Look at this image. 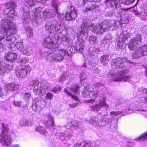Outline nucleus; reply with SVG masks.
<instances>
[{"label": "nucleus", "instance_id": "09e8293b", "mask_svg": "<svg viewBox=\"0 0 147 147\" xmlns=\"http://www.w3.org/2000/svg\"><path fill=\"white\" fill-rule=\"evenodd\" d=\"M53 94L50 92H49L45 96V98L46 100H52L53 98Z\"/></svg>", "mask_w": 147, "mask_h": 147}, {"label": "nucleus", "instance_id": "69168bd1", "mask_svg": "<svg viewBox=\"0 0 147 147\" xmlns=\"http://www.w3.org/2000/svg\"><path fill=\"white\" fill-rule=\"evenodd\" d=\"M94 69H93L92 70L93 71V72L94 73L97 74L98 73H99V71L98 69L96 67H94Z\"/></svg>", "mask_w": 147, "mask_h": 147}, {"label": "nucleus", "instance_id": "2f4dec72", "mask_svg": "<svg viewBox=\"0 0 147 147\" xmlns=\"http://www.w3.org/2000/svg\"><path fill=\"white\" fill-rule=\"evenodd\" d=\"M50 54V52H40L39 53V55L41 57L45 58L47 60H50L49 55Z\"/></svg>", "mask_w": 147, "mask_h": 147}, {"label": "nucleus", "instance_id": "393cba45", "mask_svg": "<svg viewBox=\"0 0 147 147\" xmlns=\"http://www.w3.org/2000/svg\"><path fill=\"white\" fill-rule=\"evenodd\" d=\"M21 52L27 55H30L32 53V49L28 45L24 47L21 51Z\"/></svg>", "mask_w": 147, "mask_h": 147}, {"label": "nucleus", "instance_id": "ea45409f", "mask_svg": "<svg viewBox=\"0 0 147 147\" xmlns=\"http://www.w3.org/2000/svg\"><path fill=\"white\" fill-rule=\"evenodd\" d=\"M96 40L97 38L96 37L92 36H89L88 41L90 44L95 45L96 43Z\"/></svg>", "mask_w": 147, "mask_h": 147}, {"label": "nucleus", "instance_id": "37998d69", "mask_svg": "<svg viewBox=\"0 0 147 147\" xmlns=\"http://www.w3.org/2000/svg\"><path fill=\"white\" fill-rule=\"evenodd\" d=\"M26 2L30 6H32L35 5L36 3H39L37 1L38 0H25Z\"/></svg>", "mask_w": 147, "mask_h": 147}, {"label": "nucleus", "instance_id": "5701e85b", "mask_svg": "<svg viewBox=\"0 0 147 147\" xmlns=\"http://www.w3.org/2000/svg\"><path fill=\"white\" fill-rule=\"evenodd\" d=\"M94 146L93 143L82 142L75 144L73 147H93Z\"/></svg>", "mask_w": 147, "mask_h": 147}, {"label": "nucleus", "instance_id": "774afa93", "mask_svg": "<svg viewBox=\"0 0 147 147\" xmlns=\"http://www.w3.org/2000/svg\"><path fill=\"white\" fill-rule=\"evenodd\" d=\"M85 63L84 64V65L82 66L83 67H86L87 66V64H88V63H89V62H88V61L86 60H85Z\"/></svg>", "mask_w": 147, "mask_h": 147}, {"label": "nucleus", "instance_id": "7c9ffc66", "mask_svg": "<svg viewBox=\"0 0 147 147\" xmlns=\"http://www.w3.org/2000/svg\"><path fill=\"white\" fill-rule=\"evenodd\" d=\"M98 118L97 117H91L89 120V123L91 124L92 125L96 126L98 124Z\"/></svg>", "mask_w": 147, "mask_h": 147}, {"label": "nucleus", "instance_id": "1a4fd4ad", "mask_svg": "<svg viewBox=\"0 0 147 147\" xmlns=\"http://www.w3.org/2000/svg\"><path fill=\"white\" fill-rule=\"evenodd\" d=\"M1 133L0 134V142L3 145L9 146L12 142V139L9 134L8 125L4 123H1Z\"/></svg>", "mask_w": 147, "mask_h": 147}, {"label": "nucleus", "instance_id": "f704fd0d", "mask_svg": "<svg viewBox=\"0 0 147 147\" xmlns=\"http://www.w3.org/2000/svg\"><path fill=\"white\" fill-rule=\"evenodd\" d=\"M101 0H78L79 4L81 6H83L86 3V2L89 1V2H98Z\"/></svg>", "mask_w": 147, "mask_h": 147}, {"label": "nucleus", "instance_id": "412c9836", "mask_svg": "<svg viewBox=\"0 0 147 147\" xmlns=\"http://www.w3.org/2000/svg\"><path fill=\"white\" fill-rule=\"evenodd\" d=\"M12 69V66L2 62L0 63V74H2Z\"/></svg>", "mask_w": 147, "mask_h": 147}, {"label": "nucleus", "instance_id": "4d7b16f0", "mask_svg": "<svg viewBox=\"0 0 147 147\" xmlns=\"http://www.w3.org/2000/svg\"><path fill=\"white\" fill-rule=\"evenodd\" d=\"M67 75L66 74H62L60 78L59 79V81L60 82H62L63 81L65 80L66 78Z\"/></svg>", "mask_w": 147, "mask_h": 147}, {"label": "nucleus", "instance_id": "680f3d73", "mask_svg": "<svg viewBox=\"0 0 147 147\" xmlns=\"http://www.w3.org/2000/svg\"><path fill=\"white\" fill-rule=\"evenodd\" d=\"M92 48H91L90 49V51H92ZM98 51H98V49L96 48L94 49H93V50L92 51V52L93 53L92 54L93 55H94L95 54L94 53H98Z\"/></svg>", "mask_w": 147, "mask_h": 147}, {"label": "nucleus", "instance_id": "7ed1b4c3", "mask_svg": "<svg viewBox=\"0 0 147 147\" xmlns=\"http://www.w3.org/2000/svg\"><path fill=\"white\" fill-rule=\"evenodd\" d=\"M126 63L134 64L131 62L125 57L121 58L118 57L114 58L111 62V65L113 68L115 67L117 69L114 71H111L109 75L114 81H122L126 82L130 80L134 82L136 81V76H126L127 74V68L126 67Z\"/></svg>", "mask_w": 147, "mask_h": 147}, {"label": "nucleus", "instance_id": "a211bd4d", "mask_svg": "<svg viewBox=\"0 0 147 147\" xmlns=\"http://www.w3.org/2000/svg\"><path fill=\"white\" fill-rule=\"evenodd\" d=\"M141 40V36L140 34L134 36L129 42L128 45L129 49L132 51L135 49L137 47L138 45L140 44Z\"/></svg>", "mask_w": 147, "mask_h": 147}, {"label": "nucleus", "instance_id": "338daca9", "mask_svg": "<svg viewBox=\"0 0 147 147\" xmlns=\"http://www.w3.org/2000/svg\"><path fill=\"white\" fill-rule=\"evenodd\" d=\"M142 112V114L144 115L145 117L147 118V110H144Z\"/></svg>", "mask_w": 147, "mask_h": 147}, {"label": "nucleus", "instance_id": "9b49d317", "mask_svg": "<svg viewBox=\"0 0 147 147\" xmlns=\"http://www.w3.org/2000/svg\"><path fill=\"white\" fill-rule=\"evenodd\" d=\"M85 102L92 104L95 103L94 105L90 107V110L94 111H98L101 107H103L107 108L109 106V105L106 103V98L104 96L100 97L98 102H95L94 99H92L86 100Z\"/></svg>", "mask_w": 147, "mask_h": 147}, {"label": "nucleus", "instance_id": "20e7f679", "mask_svg": "<svg viewBox=\"0 0 147 147\" xmlns=\"http://www.w3.org/2000/svg\"><path fill=\"white\" fill-rule=\"evenodd\" d=\"M1 27L0 45H11L16 40V38L13 36L17 32L16 24L9 20L3 19L1 21Z\"/></svg>", "mask_w": 147, "mask_h": 147}, {"label": "nucleus", "instance_id": "aec40b11", "mask_svg": "<svg viewBox=\"0 0 147 147\" xmlns=\"http://www.w3.org/2000/svg\"><path fill=\"white\" fill-rule=\"evenodd\" d=\"M57 136L60 140L65 143L71 136L70 130H67L63 133L59 132L57 134Z\"/></svg>", "mask_w": 147, "mask_h": 147}, {"label": "nucleus", "instance_id": "3c124183", "mask_svg": "<svg viewBox=\"0 0 147 147\" xmlns=\"http://www.w3.org/2000/svg\"><path fill=\"white\" fill-rule=\"evenodd\" d=\"M86 78V75L84 73L82 72L81 73L80 78L82 83L83 81L85 80Z\"/></svg>", "mask_w": 147, "mask_h": 147}, {"label": "nucleus", "instance_id": "a18cd8bd", "mask_svg": "<svg viewBox=\"0 0 147 147\" xmlns=\"http://www.w3.org/2000/svg\"><path fill=\"white\" fill-rule=\"evenodd\" d=\"M37 1L39 3H41L42 5H51L50 4V0H38Z\"/></svg>", "mask_w": 147, "mask_h": 147}, {"label": "nucleus", "instance_id": "cd10ccee", "mask_svg": "<svg viewBox=\"0 0 147 147\" xmlns=\"http://www.w3.org/2000/svg\"><path fill=\"white\" fill-rule=\"evenodd\" d=\"M6 89L7 90H14L19 89V86L17 84H10L6 86Z\"/></svg>", "mask_w": 147, "mask_h": 147}, {"label": "nucleus", "instance_id": "8fccbe9b", "mask_svg": "<svg viewBox=\"0 0 147 147\" xmlns=\"http://www.w3.org/2000/svg\"><path fill=\"white\" fill-rule=\"evenodd\" d=\"M147 139V133L143 134L137 139L140 141H144Z\"/></svg>", "mask_w": 147, "mask_h": 147}, {"label": "nucleus", "instance_id": "bf43d9fd", "mask_svg": "<svg viewBox=\"0 0 147 147\" xmlns=\"http://www.w3.org/2000/svg\"><path fill=\"white\" fill-rule=\"evenodd\" d=\"M112 37L111 34L108 33L105 36V40H109L112 39Z\"/></svg>", "mask_w": 147, "mask_h": 147}, {"label": "nucleus", "instance_id": "423d86ee", "mask_svg": "<svg viewBox=\"0 0 147 147\" xmlns=\"http://www.w3.org/2000/svg\"><path fill=\"white\" fill-rule=\"evenodd\" d=\"M92 25L94 26L96 25L92 24L90 20L88 19H85L82 24L81 31L77 34L78 40L74 46V49L76 51H81L83 49L84 46V42L87 39L89 30L95 33L90 29L91 26H92Z\"/></svg>", "mask_w": 147, "mask_h": 147}, {"label": "nucleus", "instance_id": "9d476101", "mask_svg": "<svg viewBox=\"0 0 147 147\" xmlns=\"http://www.w3.org/2000/svg\"><path fill=\"white\" fill-rule=\"evenodd\" d=\"M106 6L109 7V9H106V13L105 15L106 16L112 17L114 16L117 17L120 16L121 14L119 13L120 11L119 10H112V9L117 8L120 6V0H106L105 2Z\"/></svg>", "mask_w": 147, "mask_h": 147}, {"label": "nucleus", "instance_id": "052dcab7", "mask_svg": "<svg viewBox=\"0 0 147 147\" xmlns=\"http://www.w3.org/2000/svg\"><path fill=\"white\" fill-rule=\"evenodd\" d=\"M28 58L27 57H25L22 59H20V63L23 64L25 63L26 61H28Z\"/></svg>", "mask_w": 147, "mask_h": 147}, {"label": "nucleus", "instance_id": "c756f323", "mask_svg": "<svg viewBox=\"0 0 147 147\" xmlns=\"http://www.w3.org/2000/svg\"><path fill=\"white\" fill-rule=\"evenodd\" d=\"M96 3H89L88 6L86 7L85 9L84 10V12H87L89 11L92 10L93 9L96 8L97 7Z\"/></svg>", "mask_w": 147, "mask_h": 147}, {"label": "nucleus", "instance_id": "5fc2aeb1", "mask_svg": "<svg viewBox=\"0 0 147 147\" xmlns=\"http://www.w3.org/2000/svg\"><path fill=\"white\" fill-rule=\"evenodd\" d=\"M23 10L24 12L23 14H29V7L28 6H25L24 7Z\"/></svg>", "mask_w": 147, "mask_h": 147}, {"label": "nucleus", "instance_id": "0e129e2a", "mask_svg": "<svg viewBox=\"0 0 147 147\" xmlns=\"http://www.w3.org/2000/svg\"><path fill=\"white\" fill-rule=\"evenodd\" d=\"M78 105V102H77L72 104H70L69 105V106L71 108H74L76 107Z\"/></svg>", "mask_w": 147, "mask_h": 147}, {"label": "nucleus", "instance_id": "de8ad7c7", "mask_svg": "<svg viewBox=\"0 0 147 147\" xmlns=\"http://www.w3.org/2000/svg\"><path fill=\"white\" fill-rule=\"evenodd\" d=\"M23 97L26 100H29L30 98L31 94L28 92L24 93L23 95Z\"/></svg>", "mask_w": 147, "mask_h": 147}, {"label": "nucleus", "instance_id": "4c0bfd02", "mask_svg": "<svg viewBox=\"0 0 147 147\" xmlns=\"http://www.w3.org/2000/svg\"><path fill=\"white\" fill-rule=\"evenodd\" d=\"M30 123V121L25 118H23L20 121L19 125L20 126L28 125Z\"/></svg>", "mask_w": 147, "mask_h": 147}, {"label": "nucleus", "instance_id": "e433bc0d", "mask_svg": "<svg viewBox=\"0 0 147 147\" xmlns=\"http://www.w3.org/2000/svg\"><path fill=\"white\" fill-rule=\"evenodd\" d=\"M72 123V126L75 128H80L82 126V124L80 121H73Z\"/></svg>", "mask_w": 147, "mask_h": 147}, {"label": "nucleus", "instance_id": "a19ab883", "mask_svg": "<svg viewBox=\"0 0 147 147\" xmlns=\"http://www.w3.org/2000/svg\"><path fill=\"white\" fill-rule=\"evenodd\" d=\"M46 116L51 122L50 126L52 127L53 128H54V127L55 126V125L53 120V116L50 114L46 115Z\"/></svg>", "mask_w": 147, "mask_h": 147}, {"label": "nucleus", "instance_id": "473e14b6", "mask_svg": "<svg viewBox=\"0 0 147 147\" xmlns=\"http://www.w3.org/2000/svg\"><path fill=\"white\" fill-rule=\"evenodd\" d=\"M22 19L24 24H27L30 21L29 14H23L22 16Z\"/></svg>", "mask_w": 147, "mask_h": 147}, {"label": "nucleus", "instance_id": "dca6fc26", "mask_svg": "<svg viewBox=\"0 0 147 147\" xmlns=\"http://www.w3.org/2000/svg\"><path fill=\"white\" fill-rule=\"evenodd\" d=\"M147 55V45H144L138 47L133 53L132 57L134 59L139 58Z\"/></svg>", "mask_w": 147, "mask_h": 147}, {"label": "nucleus", "instance_id": "79ce46f5", "mask_svg": "<svg viewBox=\"0 0 147 147\" xmlns=\"http://www.w3.org/2000/svg\"><path fill=\"white\" fill-rule=\"evenodd\" d=\"M28 36L29 37H32L33 35L32 29L30 27H28L25 29Z\"/></svg>", "mask_w": 147, "mask_h": 147}, {"label": "nucleus", "instance_id": "f8f14e48", "mask_svg": "<svg viewBox=\"0 0 147 147\" xmlns=\"http://www.w3.org/2000/svg\"><path fill=\"white\" fill-rule=\"evenodd\" d=\"M8 7L5 9L3 12V14L6 17L10 18L11 20L16 19L17 16L16 12L13 9L11 8H14L16 5V3L13 1H11L7 3Z\"/></svg>", "mask_w": 147, "mask_h": 147}, {"label": "nucleus", "instance_id": "4be33fe9", "mask_svg": "<svg viewBox=\"0 0 147 147\" xmlns=\"http://www.w3.org/2000/svg\"><path fill=\"white\" fill-rule=\"evenodd\" d=\"M17 55L16 53L8 52L6 54L4 58L8 62H13L16 59Z\"/></svg>", "mask_w": 147, "mask_h": 147}, {"label": "nucleus", "instance_id": "49530a36", "mask_svg": "<svg viewBox=\"0 0 147 147\" xmlns=\"http://www.w3.org/2000/svg\"><path fill=\"white\" fill-rule=\"evenodd\" d=\"M23 45L22 42H18L14 45V48L15 50L19 49L22 47Z\"/></svg>", "mask_w": 147, "mask_h": 147}, {"label": "nucleus", "instance_id": "f3484780", "mask_svg": "<svg viewBox=\"0 0 147 147\" xmlns=\"http://www.w3.org/2000/svg\"><path fill=\"white\" fill-rule=\"evenodd\" d=\"M45 105V101L43 99L36 98L33 100L31 109L35 112H38Z\"/></svg>", "mask_w": 147, "mask_h": 147}, {"label": "nucleus", "instance_id": "c03bdc74", "mask_svg": "<svg viewBox=\"0 0 147 147\" xmlns=\"http://www.w3.org/2000/svg\"><path fill=\"white\" fill-rule=\"evenodd\" d=\"M122 112L121 111H111L110 113V115L111 116V118L113 119V118L120 115Z\"/></svg>", "mask_w": 147, "mask_h": 147}, {"label": "nucleus", "instance_id": "f03ea898", "mask_svg": "<svg viewBox=\"0 0 147 147\" xmlns=\"http://www.w3.org/2000/svg\"><path fill=\"white\" fill-rule=\"evenodd\" d=\"M46 30L50 33L55 34V38L49 36L46 37L44 39L43 45L50 49L51 51L59 46V43L66 42L67 44H71L72 41L66 30H62L61 23L54 21L47 23L46 25Z\"/></svg>", "mask_w": 147, "mask_h": 147}, {"label": "nucleus", "instance_id": "72a5a7b5", "mask_svg": "<svg viewBox=\"0 0 147 147\" xmlns=\"http://www.w3.org/2000/svg\"><path fill=\"white\" fill-rule=\"evenodd\" d=\"M133 105L132 104H131L130 107H128V106L126 107V109H124L125 112H126L128 113H131V112H133V111H141V110L140 109L139 110H136L133 107Z\"/></svg>", "mask_w": 147, "mask_h": 147}, {"label": "nucleus", "instance_id": "6ab92c4d", "mask_svg": "<svg viewBox=\"0 0 147 147\" xmlns=\"http://www.w3.org/2000/svg\"><path fill=\"white\" fill-rule=\"evenodd\" d=\"M139 91L141 94H147V89L143 88H139ZM147 102V96L142 97L135 102V105L141 106Z\"/></svg>", "mask_w": 147, "mask_h": 147}, {"label": "nucleus", "instance_id": "39448f33", "mask_svg": "<svg viewBox=\"0 0 147 147\" xmlns=\"http://www.w3.org/2000/svg\"><path fill=\"white\" fill-rule=\"evenodd\" d=\"M119 12L121 15H119L120 21L119 20H111L110 22L105 21L100 24H97L94 26L93 25L91 26V30L97 34H99L106 31L109 29L111 30H115L119 26L122 24H127L129 22V19L128 15L124 14L122 16V10H120Z\"/></svg>", "mask_w": 147, "mask_h": 147}, {"label": "nucleus", "instance_id": "4468645a", "mask_svg": "<svg viewBox=\"0 0 147 147\" xmlns=\"http://www.w3.org/2000/svg\"><path fill=\"white\" fill-rule=\"evenodd\" d=\"M16 76L19 78H23L30 73L31 71L30 67L28 65H18L15 69Z\"/></svg>", "mask_w": 147, "mask_h": 147}, {"label": "nucleus", "instance_id": "ddd939ff", "mask_svg": "<svg viewBox=\"0 0 147 147\" xmlns=\"http://www.w3.org/2000/svg\"><path fill=\"white\" fill-rule=\"evenodd\" d=\"M104 84L101 82H98L95 84L94 85V87L93 89L94 91L92 90L89 87L86 86L84 89V92H82V94L85 97L89 98H91L93 97L95 98L98 96V92L97 91V88L103 86Z\"/></svg>", "mask_w": 147, "mask_h": 147}, {"label": "nucleus", "instance_id": "864d4df0", "mask_svg": "<svg viewBox=\"0 0 147 147\" xmlns=\"http://www.w3.org/2000/svg\"><path fill=\"white\" fill-rule=\"evenodd\" d=\"M61 90V88L60 87H56L52 89L51 91L56 93L60 91Z\"/></svg>", "mask_w": 147, "mask_h": 147}, {"label": "nucleus", "instance_id": "c85d7f7f", "mask_svg": "<svg viewBox=\"0 0 147 147\" xmlns=\"http://www.w3.org/2000/svg\"><path fill=\"white\" fill-rule=\"evenodd\" d=\"M109 119L107 117L103 118L101 121L98 122V125L101 126H104L106 125H108L110 123Z\"/></svg>", "mask_w": 147, "mask_h": 147}, {"label": "nucleus", "instance_id": "e2e57ef3", "mask_svg": "<svg viewBox=\"0 0 147 147\" xmlns=\"http://www.w3.org/2000/svg\"><path fill=\"white\" fill-rule=\"evenodd\" d=\"M71 126H72V121L71 122L67 123L66 126V127L68 129H69Z\"/></svg>", "mask_w": 147, "mask_h": 147}, {"label": "nucleus", "instance_id": "6e6d98bb", "mask_svg": "<svg viewBox=\"0 0 147 147\" xmlns=\"http://www.w3.org/2000/svg\"><path fill=\"white\" fill-rule=\"evenodd\" d=\"M135 0H123V3L124 4L127 5L134 2Z\"/></svg>", "mask_w": 147, "mask_h": 147}, {"label": "nucleus", "instance_id": "6e6552de", "mask_svg": "<svg viewBox=\"0 0 147 147\" xmlns=\"http://www.w3.org/2000/svg\"><path fill=\"white\" fill-rule=\"evenodd\" d=\"M31 85L34 87V92L36 94H44L52 88L51 84L44 80L39 83L37 80H34L31 82Z\"/></svg>", "mask_w": 147, "mask_h": 147}, {"label": "nucleus", "instance_id": "b1692460", "mask_svg": "<svg viewBox=\"0 0 147 147\" xmlns=\"http://www.w3.org/2000/svg\"><path fill=\"white\" fill-rule=\"evenodd\" d=\"M110 55L105 54L103 55L100 57V62L103 65H105L111 59V56L109 57Z\"/></svg>", "mask_w": 147, "mask_h": 147}, {"label": "nucleus", "instance_id": "a878e982", "mask_svg": "<svg viewBox=\"0 0 147 147\" xmlns=\"http://www.w3.org/2000/svg\"><path fill=\"white\" fill-rule=\"evenodd\" d=\"M70 84L68 83L67 85V88L69 89L70 91H72L75 93H78V92L79 87L78 85L73 84L71 87L69 86Z\"/></svg>", "mask_w": 147, "mask_h": 147}, {"label": "nucleus", "instance_id": "603ef678", "mask_svg": "<svg viewBox=\"0 0 147 147\" xmlns=\"http://www.w3.org/2000/svg\"><path fill=\"white\" fill-rule=\"evenodd\" d=\"M13 105L14 106L20 107L22 106V102L21 101H14L13 102Z\"/></svg>", "mask_w": 147, "mask_h": 147}, {"label": "nucleus", "instance_id": "0eeeda50", "mask_svg": "<svg viewBox=\"0 0 147 147\" xmlns=\"http://www.w3.org/2000/svg\"><path fill=\"white\" fill-rule=\"evenodd\" d=\"M59 46L55 49H53L50 54L49 55L50 61L53 60L56 62H59L62 61L65 56L67 55H69L70 53H74V51L73 50L72 47L69 46L68 49L69 51L65 49H60Z\"/></svg>", "mask_w": 147, "mask_h": 147}, {"label": "nucleus", "instance_id": "c9c22d12", "mask_svg": "<svg viewBox=\"0 0 147 147\" xmlns=\"http://www.w3.org/2000/svg\"><path fill=\"white\" fill-rule=\"evenodd\" d=\"M36 130L39 131L40 134L45 135L47 133V131L45 128L41 126H37L36 129Z\"/></svg>", "mask_w": 147, "mask_h": 147}, {"label": "nucleus", "instance_id": "2eb2a0df", "mask_svg": "<svg viewBox=\"0 0 147 147\" xmlns=\"http://www.w3.org/2000/svg\"><path fill=\"white\" fill-rule=\"evenodd\" d=\"M122 32H121L119 38L117 39V46L119 49L125 48V43L126 39L128 37L129 32H127L126 30L123 29Z\"/></svg>", "mask_w": 147, "mask_h": 147}, {"label": "nucleus", "instance_id": "13d9d810", "mask_svg": "<svg viewBox=\"0 0 147 147\" xmlns=\"http://www.w3.org/2000/svg\"><path fill=\"white\" fill-rule=\"evenodd\" d=\"M141 14L142 15L144 16L145 18L147 17V7L146 9H144L143 10H142L141 12Z\"/></svg>", "mask_w": 147, "mask_h": 147}, {"label": "nucleus", "instance_id": "bb28decb", "mask_svg": "<svg viewBox=\"0 0 147 147\" xmlns=\"http://www.w3.org/2000/svg\"><path fill=\"white\" fill-rule=\"evenodd\" d=\"M110 123L109 124L110 125H108V127H110L111 128L115 130L117 127V119H109Z\"/></svg>", "mask_w": 147, "mask_h": 147}, {"label": "nucleus", "instance_id": "58836bf2", "mask_svg": "<svg viewBox=\"0 0 147 147\" xmlns=\"http://www.w3.org/2000/svg\"><path fill=\"white\" fill-rule=\"evenodd\" d=\"M64 93L66 94L67 95L71 96V98L77 101L79 100L78 98L77 97L72 94L70 92L68 91L67 89L64 88Z\"/></svg>", "mask_w": 147, "mask_h": 147}, {"label": "nucleus", "instance_id": "f257e3e1", "mask_svg": "<svg viewBox=\"0 0 147 147\" xmlns=\"http://www.w3.org/2000/svg\"><path fill=\"white\" fill-rule=\"evenodd\" d=\"M61 2L58 0H50V4L54 9H46L42 12V9L39 7L33 10V14L31 20L33 25L37 26L40 24L42 22V18L44 19L52 18L56 13L58 16L59 22L61 24L62 20H65L69 21L74 20L77 18V11L74 7L71 6L68 11L64 15L59 13L58 11V7ZM57 22V21H56Z\"/></svg>", "mask_w": 147, "mask_h": 147}]
</instances>
